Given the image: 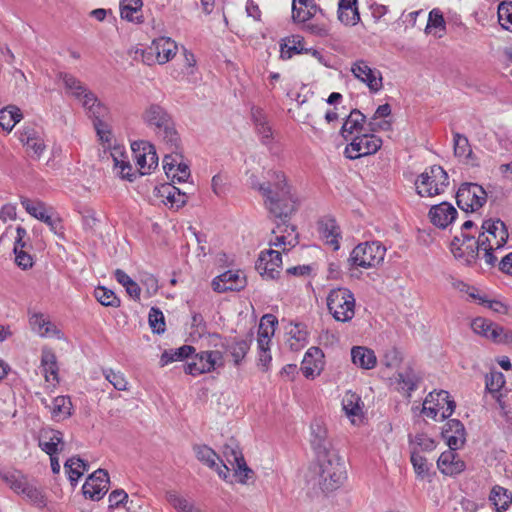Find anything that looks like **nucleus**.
Segmentation results:
<instances>
[{
  "instance_id": "obj_58",
  "label": "nucleus",
  "mask_w": 512,
  "mask_h": 512,
  "mask_svg": "<svg viewBox=\"0 0 512 512\" xmlns=\"http://www.w3.org/2000/svg\"><path fill=\"white\" fill-rule=\"evenodd\" d=\"M410 443L415 444L423 451H432L436 448V442L424 433L410 437Z\"/></svg>"
},
{
  "instance_id": "obj_23",
  "label": "nucleus",
  "mask_w": 512,
  "mask_h": 512,
  "mask_svg": "<svg viewBox=\"0 0 512 512\" xmlns=\"http://www.w3.org/2000/svg\"><path fill=\"white\" fill-rule=\"evenodd\" d=\"M177 52V44L168 37H160L152 41L147 53L155 55L159 64H165L170 61Z\"/></svg>"
},
{
  "instance_id": "obj_4",
  "label": "nucleus",
  "mask_w": 512,
  "mask_h": 512,
  "mask_svg": "<svg viewBox=\"0 0 512 512\" xmlns=\"http://www.w3.org/2000/svg\"><path fill=\"white\" fill-rule=\"evenodd\" d=\"M0 479L16 494L21 495L33 506L43 509L47 505V497L42 488L16 469H0Z\"/></svg>"
},
{
  "instance_id": "obj_30",
  "label": "nucleus",
  "mask_w": 512,
  "mask_h": 512,
  "mask_svg": "<svg viewBox=\"0 0 512 512\" xmlns=\"http://www.w3.org/2000/svg\"><path fill=\"white\" fill-rule=\"evenodd\" d=\"M251 116L261 143L264 145L270 144L273 138V132L268 122L267 115L264 113L263 109L259 107H252Z\"/></svg>"
},
{
  "instance_id": "obj_60",
  "label": "nucleus",
  "mask_w": 512,
  "mask_h": 512,
  "mask_svg": "<svg viewBox=\"0 0 512 512\" xmlns=\"http://www.w3.org/2000/svg\"><path fill=\"white\" fill-rule=\"evenodd\" d=\"M189 177H190L189 166L184 163H178L174 172L170 176L172 182L177 181L178 183L186 182Z\"/></svg>"
},
{
  "instance_id": "obj_19",
  "label": "nucleus",
  "mask_w": 512,
  "mask_h": 512,
  "mask_svg": "<svg viewBox=\"0 0 512 512\" xmlns=\"http://www.w3.org/2000/svg\"><path fill=\"white\" fill-rule=\"evenodd\" d=\"M482 232L479 235H484L491 241L494 248H503L507 243L509 234L505 223L500 219H487L482 223Z\"/></svg>"
},
{
  "instance_id": "obj_22",
  "label": "nucleus",
  "mask_w": 512,
  "mask_h": 512,
  "mask_svg": "<svg viewBox=\"0 0 512 512\" xmlns=\"http://www.w3.org/2000/svg\"><path fill=\"white\" fill-rule=\"evenodd\" d=\"M441 435L451 450H457L465 443V427L458 419L448 420L443 427Z\"/></svg>"
},
{
  "instance_id": "obj_40",
  "label": "nucleus",
  "mask_w": 512,
  "mask_h": 512,
  "mask_svg": "<svg viewBox=\"0 0 512 512\" xmlns=\"http://www.w3.org/2000/svg\"><path fill=\"white\" fill-rule=\"evenodd\" d=\"M143 6L142 0H121L120 1V15L122 19L128 21L142 22L139 17H134V13L141 10Z\"/></svg>"
},
{
  "instance_id": "obj_56",
  "label": "nucleus",
  "mask_w": 512,
  "mask_h": 512,
  "mask_svg": "<svg viewBox=\"0 0 512 512\" xmlns=\"http://www.w3.org/2000/svg\"><path fill=\"white\" fill-rule=\"evenodd\" d=\"M306 10L298 8L296 5H292V20L295 23H305L312 17L319 13V10L311 9V7H305Z\"/></svg>"
},
{
  "instance_id": "obj_6",
  "label": "nucleus",
  "mask_w": 512,
  "mask_h": 512,
  "mask_svg": "<svg viewBox=\"0 0 512 512\" xmlns=\"http://www.w3.org/2000/svg\"><path fill=\"white\" fill-rule=\"evenodd\" d=\"M386 248L379 241L358 244L350 253L348 262L352 267L374 268L384 260Z\"/></svg>"
},
{
  "instance_id": "obj_11",
  "label": "nucleus",
  "mask_w": 512,
  "mask_h": 512,
  "mask_svg": "<svg viewBox=\"0 0 512 512\" xmlns=\"http://www.w3.org/2000/svg\"><path fill=\"white\" fill-rule=\"evenodd\" d=\"M222 453L235 475L239 477V482L246 483L253 471L247 466L242 451L233 438L223 446Z\"/></svg>"
},
{
  "instance_id": "obj_38",
  "label": "nucleus",
  "mask_w": 512,
  "mask_h": 512,
  "mask_svg": "<svg viewBox=\"0 0 512 512\" xmlns=\"http://www.w3.org/2000/svg\"><path fill=\"white\" fill-rule=\"evenodd\" d=\"M396 379L400 385V389L406 392L408 396H410L412 391L417 389L418 383L420 381V377L410 367L405 369L403 372H399Z\"/></svg>"
},
{
  "instance_id": "obj_28",
  "label": "nucleus",
  "mask_w": 512,
  "mask_h": 512,
  "mask_svg": "<svg viewBox=\"0 0 512 512\" xmlns=\"http://www.w3.org/2000/svg\"><path fill=\"white\" fill-rule=\"evenodd\" d=\"M318 231L325 240V243L333 248L334 251L339 250L342 238L341 229L336 220L332 217H325L318 222Z\"/></svg>"
},
{
  "instance_id": "obj_57",
  "label": "nucleus",
  "mask_w": 512,
  "mask_h": 512,
  "mask_svg": "<svg viewBox=\"0 0 512 512\" xmlns=\"http://www.w3.org/2000/svg\"><path fill=\"white\" fill-rule=\"evenodd\" d=\"M299 243L298 235L291 237V233L288 235L280 234L276 235L274 240H270V245L275 247H282L283 251H286V246L295 247Z\"/></svg>"
},
{
  "instance_id": "obj_33",
  "label": "nucleus",
  "mask_w": 512,
  "mask_h": 512,
  "mask_svg": "<svg viewBox=\"0 0 512 512\" xmlns=\"http://www.w3.org/2000/svg\"><path fill=\"white\" fill-rule=\"evenodd\" d=\"M72 402L69 396H57L51 403V416L54 420H64L72 415Z\"/></svg>"
},
{
  "instance_id": "obj_34",
  "label": "nucleus",
  "mask_w": 512,
  "mask_h": 512,
  "mask_svg": "<svg viewBox=\"0 0 512 512\" xmlns=\"http://www.w3.org/2000/svg\"><path fill=\"white\" fill-rule=\"evenodd\" d=\"M489 500L497 512L506 511L512 503V493L500 485H495L491 489Z\"/></svg>"
},
{
  "instance_id": "obj_24",
  "label": "nucleus",
  "mask_w": 512,
  "mask_h": 512,
  "mask_svg": "<svg viewBox=\"0 0 512 512\" xmlns=\"http://www.w3.org/2000/svg\"><path fill=\"white\" fill-rule=\"evenodd\" d=\"M156 195L164 198V204L170 208L179 209L188 201V194L170 183L161 184L155 187Z\"/></svg>"
},
{
  "instance_id": "obj_51",
  "label": "nucleus",
  "mask_w": 512,
  "mask_h": 512,
  "mask_svg": "<svg viewBox=\"0 0 512 512\" xmlns=\"http://www.w3.org/2000/svg\"><path fill=\"white\" fill-rule=\"evenodd\" d=\"M505 384V377L500 371H491L485 377L486 390L490 393H497Z\"/></svg>"
},
{
  "instance_id": "obj_53",
  "label": "nucleus",
  "mask_w": 512,
  "mask_h": 512,
  "mask_svg": "<svg viewBox=\"0 0 512 512\" xmlns=\"http://www.w3.org/2000/svg\"><path fill=\"white\" fill-rule=\"evenodd\" d=\"M453 148L456 157H463L471 148L468 138L459 133H453Z\"/></svg>"
},
{
  "instance_id": "obj_29",
  "label": "nucleus",
  "mask_w": 512,
  "mask_h": 512,
  "mask_svg": "<svg viewBox=\"0 0 512 512\" xmlns=\"http://www.w3.org/2000/svg\"><path fill=\"white\" fill-rule=\"evenodd\" d=\"M324 354L322 350L318 347H310L304 355L303 361L301 363V371L306 378H315L316 375H319L322 364H323Z\"/></svg>"
},
{
  "instance_id": "obj_46",
  "label": "nucleus",
  "mask_w": 512,
  "mask_h": 512,
  "mask_svg": "<svg viewBox=\"0 0 512 512\" xmlns=\"http://www.w3.org/2000/svg\"><path fill=\"white\" fill-rule=\"evenodd\" d=\"M278 324V319L273 314H265L260 319V324L258 328V336L264 338H270L275 333V328Z\"/></svg>"
},
{
  "instance_id": "obj_3",
  "label": "nucleus",
  "mask_w": 512,
  "mask_h": 512,
  "mask_svg": "<svg viewBox=\"0 0 512 512\" xmlns=\"http://www.w3.org/2000/svg\"><path fill=\"white\" fill-rule=\"evenodd\" d=\"M143 120L155 134L166 143L172 152L179 148L180 137L175 124L165 108L158 104L149 105L143 113Z\"/></svg>"
},
{
  "instance_id": "obj_50",
  "label": "nucleus",
  "mask_w": 512,
  "mask_h": 512,
  "mask_svg": "<svg viewBox=\"0 0 512 512\" xmlns=\"http://www.w3.org/2000/svg\"><path fill=\"white\" fill-rule=\"evenodd\" d=\"M115 167L120 168V176L122 179L128 180L130 182L134 181L136 178V173L133 172V168L130 162L126 159L127 157L124 153H120L121 159H119L116 155H112Z\"/></svg>"
},
{
  "instance_id": "obj_27",
  "label": "nucleus",
  "mask_w": 512,
  "mask_h": 512,
  "mask_svg": "<svg viewBox=\"0 0 512 512\" xmlns=\"http://www.w3.org/2000/svg\"><path fill=\"white\" fill-rule=\"evenodd\" d=\"M252 338L253 334L248 333L245 339L234 337L225 339V342L221 343L225 351L229 352L232 356L234 365L238 366L245 358L250 349Z\"/></svg>"
},
{
  "instance_id": "obj_15",
  "label": "nucleus",
  "mask_w": 512,
  "mask_h": 512,
  "mask_svg": "<svg viewBox=\"0 0 512 512\" xmlns=\"http://www.w3.org/2000/svg\"><path fill=\"white\" fill-rule=\"evenodd\" d=\"M110 485L109 474L105 469H97L88 476L82 486V492L85 498L92 501L101 500L108 492Z\"/></svg>"
},
{
  "instance_id": "obj_2",
  "label": "nucleus",
  "mask_w": 512,
  "mask_h": 512,
  "mask_svg": "<svg viewBox=\"0 0 512 512\" xmlns=\"http://www.w3.org/2000/svg\"><path fill=\"white\" fill-rule=\"evenodd\" d=\"M315 481L323 492L336 490L345 479L344 464L337 450L316 456Z\"/></svg>"
},
{
  "instance_id": "obj_8",
  "label": "nucleus",
  "mask_w": 512,
  "mask_h": 512,
  "mask_svg": "<svg viewBox=\"0 0 512 512\" xmlns=\"http://www.w3.org/2000/svg\"><path fill=\"white\" fill-rule=\"evenodd\" d=\"M20 202L29 215L48 225L54 234L63 235L62 221L52 207H47L41 200H32L24 196L20 197Z\"/></svg>"
},
{
  "instance_id": "obj_12",
  "label": "nucleus",
  "mask_w": 512,
  "mask_h": 512,
  "mask_svg": "<svg viewBox=\"0 0 512 512\" xmlns=\"http://www.w3.org/2000/svg\"><path fill=\"white\" fill-rule=\"evenodd\" d=\"M474 244L475 245H467L466 265H475L478 258H480V252L482 251L483 254L481 258L484 259L486 266L489 268L494 267L498 260L494 252L500 250L501 248H494V246L491 245V241H489L486 236L484 237V235H478V238Z\"/></svg>"
},
{
  "instance_id": "obj_5",
  "label": "nucleus",
  "mask_w": 512,
  "mask_h": 512,
  "mask_svg": "<svg viewBox=\"0 0 512 512\" xmlns=\"http://www.w3.org/2000/svg\"><path fill=\"white\" fill-rule=\"evenodd\" d=\"M327 308L329 313L338 322H349L355 315L354 294L344 287L330 290L327 296Z\"/></svg>"
},
{
  "instance_id": "obj_42",
  "label": "nucleus",
  "mask_w": 512,
  "mask_h": 512,
  "mask_svg": "<svg viewBox=\"0 0 512 512\" xmlns=\"http://www.w3.org/2000/svg\"><path fill=\"white\" fill-rule=\"evenodd\" d=\"M166 499L178 512H197L199 510L193 503L175 491H168L166 493Z\"/></svg>"
},
{
  "instance_id": "obj_47",
  "label": "nucleus",
  "mask_w": 512,
  "mask_h": 512,
  "mask_svg": "<svg viewBox=\"0 0 512 512\" xmlns=\"http://www.w3.org/2000/svg\"><path fill=\"white\" fill-rule=\"evenodd\" d=\"M498 21L503 29L512 32V2L503 1L498 6Z\"/></svg>"
},
{
  "instance_id": "obj_59",
  "label": "nucleus",
  "mask_w": 512,
  "mask_h": 512,
  "mask_svg": "<svg viewBox=\"0 0 512 512\" xmlns=\"http://www.w3.org/2000/svg\"><path fill=\"white\" fill-rule=\"evenodd\" d=\"M93 126L99 140L104 143H110L112 134L108 124L105 123L104 120H101L93 123Z\"/></svg>"
},
{
  "instance_id": "obj_20",
  "label": "nucleus",
  "mask_w": 512,
  "mask_h": 512,
  "mask_svg": "<svg viewBox=\"0 0 512 512\" xmlns=\"http://www.w3.org/2000/svg\"><path fill=\"white\" fill-rule=\"evenodd\" d=\"M310 443L315 456H325L326 453L335 451L333 445L328 438V431L321 420H315L311 423Z\"/></svg>"
},
{
  "instance_id": "obj_41",
  "label": "nucleus",
  "mask_w": 512,
  "mask_h": 512,
  "mask_svg": "<svg viewBox=\"0 0 512 512\" xmlns=\"http://www.w3.org/2000/svg\"><path fill=\"white\" fill-rule=\"evenodd\" d=\"M60 78L62 79L65 88L71 91L72 95L76 99H80L81 95L89 89L84 83H82L72 74L61 73Z\"/></svg>"
},
{
  "instance_id": "obj_55",
  "label": "nucleus",
  "mask_w": 512,
  "mask_h": 512,
  "mask_svg": "<svg viewBox=\"0 0 512 512\" xmlns=\"http://www.w3.org/2000/svg\"><path fill=\"white\" fill-rule=\"evenodd\" d=\"M109 113L108 107L103 104L98 97L96 98L95 104L88 110L86 113L87 117L93 121V123L97 121L104 120Z\"/></svg>"
},
{
  "instance_id": "obj_9",
  "label": "nucleus",
  "mask_w": 512,
  "mask_h": 512,
  "mask_svg": "<svg viewBox=\"0 0 512 512\" xmlns=\"http://www.w3.org/2000/svg\"><path fill=\"white\" fill-rule=\"evenodd\" d=\"M487 201V192L477 184L465 182L460 185L456 193L458 207L465 212H475Z\"/></svg>"
},
{
  "instance_id": "obj_54",
  "label": "nucleus",
  "mask_w": 512,
  "mask_h": 512,
  "mask_svg": "<svg viewBox=\"0 0 512 512\" xmlns=\"http://www.w3.org/2000/svg\"><path fill=\"white\" fill-rule=\"evenodd\" d=\"M445 27L446 23L443 13L438 8L432 9L428 15L425 32L429 33L432 28L445 30Z\"/></svg>"
},
{
  "instance_id": "obj_43",
  "label": "nucleus",
  "mask_w": 512,
  "mask_h": 512,
  "mask_svg": "<svg viewBox=\"0 0 512 512\" xmlns=\"http://www.w3.org/2000/svg\"><path fill=\"white\" fill-rule=\"evenodd\" d=\"M193 450L196 458L209 468H214L216 466V461L220 460L216 452L207 445H196Z\"/></svg>"
},
{
  "instance_id": "obj_64",
  "label": "nucleus",
  "mask_w": 512,
  "mask_h": 512,
  "mask_svg": "<svg viewBox=\"0 0 512 512\" xmlns=\"http://www.w3.org/2000/svg\"><path fill=\"white\" fill-rule=\"evenodd\" d=\"M14 254L16 264L23 270H27L33 266V259L31 255H29L25 251H17L14 252Z\"/></svg>"
},
{
  "instance_id": "obj_16",
  "label": "nucleus",
  "mask_w": 512,
  "mask_h": 512,
  "mask_svg": "<svg viewBox=\"0 0 512 512\" xmlns=\"http://www.w3.org/2000/svg\"><path fill=\"white\" fill-rule=\"evenodd\" d=\"M131 150L141 175L149 173L158 166V156L155 147L149 142L135 141L131 144Z\"/></svg>"
},
{
  "instance_id": "obj_62",
  "label": "nucleus",
  "mask_w": 512,
  "mask_h": 512,
  "mask_svg": "<svg viewBox=\"0 0 512 512\" xmlns=\"http://www.w3.org/2000/svg\"><path fill=\"white\" fill-rule=\"evenodd\" d=\"M128 499V494L123 489L113 490L108 497L109 508L113 509L124 504Z\"/></svg>"
},
{
  "instance_id": "obj_48",
  "label": "nucleus",
  "mask_w": 512,
  "mask_h": 512,
  "mask_svg": "<svg viewBox=\"0 0 512 512\" xmlns=\"http://www.w3.org/2000/svg\"><path fill=\"white\" fill-rule=\"evenodd\" d=\"M342 406L348 417L358 416L361 413L360 397L355 393H347L343 398Z\"/></svg>"
},
{
  "instance_id": "obj_63",
  "label": "nucleus",
  "mask_w": 512,
  "mask_h": 512,
  "mask_svg": "<svg viewBox=\"0 0 512 512\" xmlns=\"http://www.w3.org/2000/svg\"><path fill=\"white\" fill-rule=\"evenodd\" d=\"M463 242L459 236H455L453 240L451 241V252L453 253L454 257L457 259H463L466 263V255H467V247L465 250L462 248Z\"/></svg>"
},
{
  "instance_id": "obj_25",
  "label": "nucleus",
  "mask_w": 512,
  "mask_h": 512,
  "mask_svg": "<svg viewBox=\"0 0 512 512\" xmlns=\"http://www.w3.org/2000/svg\"><path fill=\"white\" fill-rule=\"evenodd\" d=\"M457 215V210L448 202L434 205L429 210L430 221L441 229L447 228L456 219Z\"/></svg>"
},
{
  "instance_id": "obj_49",
  "label": "nucleus",
  "mask_w": 512,
  "mask_h": 512,
  "mask_svg": "<svg viewBox=\"0 0 512 512\" xmlns=\"http://www.w3.org/2000/svg\"><path fill=\"white\" fill-rule=\"evenodd\" d=\"M103 375L109 383L118 391L127 390V380L123 373L120 371H114L111 368L103 369Z\"/></svg>"
},
{
  "instance_id": "obj_39",
  "label": "nucleus",
  "mask_w": 512,
  "mask_h": 512,
  "mask_svg": "<svg viewBox=\"0 0 512 512\" xmlns=\"http://www.w3.org/2000/svg\"><path fill=\"white\" fill-rule=\"evenodd\" d=\"M41 367L43 369L44 377L47 382H49L50 379L58 382V365L54 353L49 351H43L41 357Z\"/></svg>"
},
{
  "instance_id": "obj_26",
  "label": "nucleus",
  "mask_w": 512,
  "mask_h": 512,
  "mask_svg": "<svg viewBox=\"0 0 512 512\" xmlns=\"http://www.w3.org/2000/svg\"><path fill=\"white\" fill-rule=\"evenodd\" d=\"M455 451L449 448V450L441 453L437 460L438 469L447 476H456L466 468L465 462L459 458Z\"/></svg>"
},
{
  "instance_id": "obj_31",
  "label": "nucleus",
  "mask_w": 512,
  "mask_h": 512,
  "mask_svg": "<svg viewBox=\"0 0 512 512\" xmlns=\"http://www.w3.org/2000/svg\"><path fill=\"white\" fill-rule=\"evenodd\" d=\"M366 123V116L358 109L351 110L350 114L345 118L344 123L340 129V135L345 139L353 134H361L364 130Z\"/></svg>"
},
{
  "instance_id": "obj_52",
  "label": "nucleus",
  "mask_w": 512,
  "mask_h": 512,
  "mask_svg": "<svg viewBox=\"0 0 512 512\" xmlns=\"http://www.w3.org/2000/svg\"><path fill=\"white\" fill-rule=\"evenodd\" d=\"M148 320L154 333L162 334L165 332V318L160 309L152 307L149 312Z\"/></svg>"
},
{
  "instance_id": "obj_37",
  "label": "nucleus",
  "mask_w": 512,
  "mask_h": 512,
  "mask_svg": "<svg viewBox=\"0 0 512 512\" xmlns=\"http://www.w3.org/2000/svg\"><path fill=\"white\" fill-rule=\"evenodd\" d=\"M304 38L299 35L287 37L284 43L281 44V58L290 59L293 55L304 54L305 49L303 47Z\"/></svg>"
},
{
  "instance_id": "obj_61",
  "label": "nucleus",
  "mask_w": 512,
  "mask_h": 512,
  "mask_svg": "<svg viewBox=\"0 0 512 512\" xmlns=\"http://www.w3.org/2000/svg\"><path fill=\"white\" fill-rule=\"evenodd\" d=\"M338 19L345 25L354 26L360 21L358 10H338Z\"/></svg>"
},
{
  "instance_id": "obj_18",
  "label": "nucleus",
  "mask_w": 512,
  "mask_h": 512,
  "mask_svg": "<svg viewBox=\"0 0 512 512\" xmlns=\"http://www.w3.org/2000/svg\"><path fill=\"white\" fill-rule=\"evenodd\" d=\"M281 265V253L269 249L260 253L255 264V269L266 279H276L279 276Z\"/></svg>"
},
{
  "instance_id": "obj_7",
  "label": "nucleus",
  "mask_w": 512,
  "mask_h": 512,
  "mask_svg": "<svg viewBox=\"0 0 512 512\" xmlns=\"http://www.w3.org/2000/svg\"><path fill=\"white\" fill-rule=\"evenodd\" d=\"M449 184L447 172L439 165H433L419 175L416 189L420 196L431 197L444 191Z\"/></svg>"
},
{
  "instance_id": "obj_1",
  "label": "nucleus",
  "mask_w": 512,
  "mask_h": 512,
  "mask_svg": "<svg viewBox=\"0 0 512 512\" xmlns=\"http://www.w3.org/2000/svg\"><path fill=\"white\" fill-rule=\"evenodd\" d=\"M264 198V205L270 215L278 219L274 234L298 235L296 226L289 224L290 217L297 211V198L292 194L286 175L282 171L270 170L267 172V181L252 183Z\"/></svg>"
},
{
  "instance_id": "obj_17",
  "label": "nucleus",
  "mask_w": 512,
  "mask_h": 512,
  "mask_svg": "<svg viewBox=\"0 0 512 512\" xmlns=\"http://www.w3.org/2000/svg\"><path fill=\"white\" fill-rule=\"evenodd\" d=\"M351 72L356 79L366 84L371 93H377L383 88L381 72L371 68L365 60H357L351 66Z\"/></svg>"
},
{
  "instance_id": "obj_45",
  "label": "nucleus",
  "mask_w": 512,
  "mask_h": 512,
  "mask_svg": "<svg viewBox=\"0 0 512 512\" xmlns=\"http://www.w3.org/2000/svg\"><path fill=\"white\" fill-rule=\"evenodd\" d=\"M410 460L413 465L414 471L418 477H420L421 479L429 477L431 464L428 463L425 457H423L415 449H413L411 452Z\"/></svg>"
},
{
  "instance_id": "obj_32",
  "label": "nucleus",
  "mask_w": 512,
  "mask_h": 512,
  "mask_svg": "<svg viewBox=\"0 0 512 512\" xmlns=\"http://www.w3.org/2000/svg\"><path fill=\"white\" fill-rule=\"evenodd\" d=\"M352 362L362 369H372L376 366L377 358L373 350L363 347L355 346L351 350Z\"/></svg>"
},
{
  "instance_id": "obj_44",
  "label": "nucleus",
  "mask_w": 512,
  "mask_h": 512,
  "mask_svg": "<svg viewBox=\"0 0 512 512\" xmlns=\"http://www.w3.org/2000/svg\"><path fill=\"white\" fill-rule=\"evenodd\" d=\"M95 298L103 305L107 307L117 308L121 305L120 299L116 296L114 291L107 289L106 287L99 286L94 290Z\"/></svg>"
},
{
  "instance_id": "obj_36",
  "label": "nucleus",
  "mask_w": 512,
  "mask_h": 512,
  "mask_svg": "<svg viewBox=\"0 0 512 512\" xmlns=\"http://www.w3.org/2000/svg\"><path fill=\"white\" fill-rule=\"evenodd\" d=\"M22 117V112L17 106L9 105L0 110V127L10 132Z\"/></svg>"
},
{
  "instance_id": "obj_10",
  "label": "nucleus",
  "mask_w": 512,
  "mask_h": 512,
  "mask_svg": "<svg viewBox=\"0 0 512 512\" xmlns=\"http://www.w3.org/2000/svg\"><path fill=\"white\" fill-rule=\"evenodd\" d=\"M382 146V139L373 133L357 134L351 139L344 150V155L350 160L375 154Z\"/></svg>"
},
{
  "instance_id": "obj_14",
  "label": "nucleus",
  "mask_w": 512,
  "mask_h": 512,
  "mask_svg": "<svg viewBox=\"0 0 512 512\" xmlns=\"http://www.w3.org/2000/svg\"><path fill=\"white\" fill-rule=\"evenodd\" d=\"M223 355L220 351H202L184 365V371L192 376H198L215 369L217 364L222 365Z\"/></svg>"
},
{
  "instance_id": "obj_13",
  "label": "nucleus",
  "mask_w": 512,
  "mask_h": 512,
  "mask_svg": "<svg viewBox=\"0 0 512 512\" xmlns=\"http://www.w3.org/2000/svg\"><path fill=\"white\" fill-rule=\"evenodd\" d=\"M471 327L473 331L498 344L512 343V331L482 317L475 318Z\"/></svg>"
},
{
  "instance_id": "obj_35",
  "label": "nucleus",
  "mask_w": 512,
  "mask_h": 512,
  "mask_svg": "<svg viewBox=\"0 0 512 512\" xmlns=\"http://www.w3.org/2000/svg\"><path fill=\"white\" fill-rule=\"evenodd\" d=\"M64 468L68 474L71 485L76 486L78 480L81 478L84 472L88 470L89 465L80 457H71L65 462Z\"/></svg>"
},
{
  "instance_id": "obj_21",
  "label": "nucleus",
  "mask_w": 512,
  "mask_h": 512,
  "mask_svg": "<svg viewBox=\"0 0 512 512\" xmlns=\"http://www.w3.org/2000/svg\"><path fill=\"white\" fill-rule=\"evenodd\" d=\"M246 284V278L241 277L238 271L232 270L222 273L212 281L213 290L218 293L241 291Z\"/></svg>"
}]
</instances>
